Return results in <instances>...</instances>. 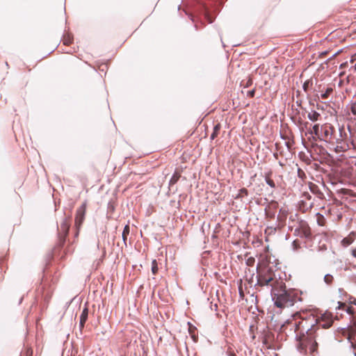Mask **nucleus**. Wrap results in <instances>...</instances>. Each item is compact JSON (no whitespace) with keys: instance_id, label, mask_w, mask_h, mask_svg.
I'll use <instances>...</instances> for the list:
<instances>
[{"instance_id":"1","label":"nucleus","mask_w":356,"mask_h":356,"mask_svg":"<svg viewBox=\"0 0 356 356\" xmlns=\"http://www.w3.org/2000/svg\"><path fill=\"white\" fill-rule=\"evenodd\" d=\"M71 221V215L67 216L65 213L60 222V229L57 225V243L47 256L46 263L42 269V276L33 302L35 308L39 309L40 316L48 307L54 291V285L58 282L60 275L59 269L63 267L61 261L65 259L67 254L72 252L68 240Z\"/></svg>"},{"instance_id":"32","label":"nucleus","mask_w":356,"mask_h":356,"mask_svg":"<svg viewBox=\"0 0 356 356\" xmlns=\"http://www.w3.org/2000/svg\"><path fill=\"white\" fill-rule=\"evenodd\" d=\"M343 269L345 270V271H348L350 270V268L348 266H345L344 268L343 267Z\"/></svg>"},{"instance_id":"23","label":"nucleus","mask_w":356,"mask_h":356,"mask_svg":"<svg viewBox=\"0 0 356 356\" xmlns=\"http://www.w3.org/2000/svg\"><path fill=\"white\" fill-rule=\"evenodd\" d=\"M129 226L128 225H126L124 231H123V233H122V238H123V241L125 242L126 241V239H127V235L129 234Z\"/></svg>"},{"instance_id":"6","label":"nucleus","mask_w":356,"mask_h":356,"mask_svg":"<svg viewBox=\"0 0 356 356\" xmlns=\"http://www.w3.org/2000/svg\"><path fill=\"white\" fill-rule=\"evenodd\" d=\"M86 204L83 203L76 210L74 219V238H77L81 225L85 220Z\"/></svg>"},{"instance_id":"34","label":"nucleus","mask_w":356,"mask_h":356,"mask_svg":"<svg viewBox=\"0 0 356 356\" xmlns=\"http://www.w3.org/2000/svg\"><path fill=\"white\" fill-rule=\"evenodd\" d=\"M23 299H24V296H22V297H21V298H19V305H20V304L22 302Z\"/></svg>"},{"instance_id":"15","label":"nucleus","mask_w":356,"mask_h":356,"mask_svg":"<svg viewBox=\"0 0 356 356\" xmlns=\"http://www.w3.org/2000/svg\"><path fill=\"white\" fill-rule=\"evenodd\" d=\"M291 247L293 251H298L300 248V243L298 240H294L291 243Z\"/></svg>"},{"instance_id":"22","label":"nucleus","mask_w":356,"mask_h":356,"mask_svg":"<svg viewBox=\"0 0 356 356\" xmlns=\"http://www.w3.org/2000/svg\"><path fill=\"white\" fill-rule=\"evenodd\" d=\"M273 281V277H266V278H264L261 282L263 283L264 285L265 286H270V282Z\"/></svg>"},{"instance_id":"37","label":"nucleus","mask_w":356,"mask_h":356,"mask_svg":"<svg viewBox=\"0 0 356 356\" xmlns=\"http://www.w3.org/2000/svg\"><path fill=\"white\" fill-rule=\"evenodd\" d=\"M220 40H221V42H222V47L225 48V44H224V42L222 41L221 37H220Z\"/></svg>"},{"instance_id":"26","label":"nucleus","mask_w":356,"mask_h":356,"mask_svg":"<svg viewBox=\"0 0 356 356\" xmlns=\"http://www.w3.org/2000/svg\"><path fill=\"white\" fill-rule=\"evenodd\" d=\"M325 250H327V245L325 244H323L318 247V252H324Z\"/></svg>"},{"instance_id":"5","label":"nucleus","mask_w":356,"mask_h":356,"mask_svg":"<svg viewBox=\"0 0 356 356\" xmlns=\"http://www.w3.org/2000/svg\"><path fill=\"white\" fill-rule=\"evenodd\" d=\"M334 127L330 123H324L323 124H314L312 125L310 134L315 140L331 143L334 140Z\"/></svg>"},{"instance_id":"14","label":"nucleus","mask_w":356,"mask_h":356,"mask_svg":"<svg viewBox=\"0 0 356 356\" xmlns=\"http://www.w3.org/2000/svg\"><path fill=\"white\" fill-rule=\"evenodd\" d=\"M294 235L296 236H298L301 238H305V237H307V234L306 233H302V231L300 230V229H298V227H296L294 230Z\"/></svg>"},{"instance_id":"20","label":"nucleus","mask_w":356,"mask_h":356,"mask_svg":"<svg viewBox=\"0 0 356 356\" xmlns=\"http://www.w3.org/2000/svg\"><path fill=\"white\" fill-rule=\"evenodd\" d=\"M265 181L270 188H275L276 185L273 180L268 179L267 177H265Z\"/></svg>"},{"instance_id":"4","label":"nucleus","mask_w":356,"mask_h":356,"mask_svg":"<svg viewBox=\"0 0 356 356\" xmlns=\"http://www.w3.org/2000/svg\"><path fill=\"white\" fill-rule=\"evenodd\" d=\"M218 0H195L192 6L191 13H186L188 18L194 23V28L199 30L200 26L203 27L206 22L212 23L211 19L210 10L211 4Z\"/></svg>"},{"instance_id":"17","label":"nucleus","mask_w":356,"mask_h":356,"mask_svg":"<svg viewBox=\"0 0 356 356\" xmlns=\"http://www.w3.org/2000/svg\"><path fill=\"white\" fill-rule=\"evenodd\" d=\"M159 270V267L156 260H153L152 264V273L154 275H156Z\"/></svg>"},{"instance_id":"12","label":"nucleus","mask_w":356,"mask_h":356,"mask_svg":"<svg viewBox=\"0 0 356 356\" xmlns=\"http://www.w3.org/2000/svg\"><path fill=\"white\" fill-rule=\"evenodd\" d=\"M334 281V278L332 275L327 273L323 277V282L327 286H332Z\"/></svg>"},{"instance_id":"43","label":"nucleus","mask_w":356,"mask_h":356,"mask_svg":"<svg viewBox=\"0 0 356 356\" xmlns=\"http://www.w3.org/2000/svg\"><path fill=\"white\" fill-rule=\"evenodd\" d=\"M54 52V50H51L50 53H48V55H50V54H52Z\"/></svg>"},{"instance_id":"39","label":"nucleus","mask_w":356,"mask_h":356,"mask_svg":"<svg viewBox=\"0 0 356 356\" xmlns=\"http://www.w3.org/2000/svg\"><path fill=\"white\" fill-rule=\"evenodd\" d=\"M214 275H215L216 276H219V273H218V272H216V273H214Z\"/></svg>"},{"instance_id":"9","label":"nucleus","mask_w":356,"mask_h":356,"mask_svg":"<svg viewBox=\"0 0 356 356\" xmlns=\"http://www.w3.org/2000/svg\"><path fill=\"white\" fill-rule=\"evenodd\" d=\"M346 115L352 114L356 116V100H350V102L346 105Z\"/></svg>"},{"instance_id":"27","label":"nucleus","mask_w":356,"mask_h":356,"mask_svg":"<svg viewBox=\"0 0 356 356\" xmlns=\"http://www.w3.org/2000/svg\"><path fill=\"white\" fill-rule=\"evenodd\" d=\"M254 92H255V89H252V90H249V91L248 92V95L249 97H253V96L254 95Z\"/></svg>"},{"instance_id":"25","label":"nucleus","mask_w":356,"mask_h":356,"mask_svg":"<svg viewBox=\"0 0 356 356\" xmlns=\"http://www.w3.org/2000/svg\"><path fill=\"white\" fill-rule=\"evenodd\" d=\"M178 179H179V177H175V175H173V176L171 177V179H170V181H169V184H170V185H172V184H176V183H177V181H178Z\"/></svg>"},{"instance_id":"18","label":"nucleus","mask_w":356,"mask_h":356,"mask_svg":"<svg viewBox=\"0 0 356 356\" xmlns=\"http://www.w3.org/2000/svg\"><path fill=\"white\" fill-rule=\"evenodd\" d=\"M353 243V240L348 238H344L341 240V245L343 247H348Z\"/></svg>"},{"instance_id":"13","label":"nucleus","mask_w":356,"mask_h":356,"mask_svg":"<svg viewBox=\"0 0 356 356\" xmlns=\"http://www.w3.org/2000/svg\"><path fill=\"white\" fill-rule=\"evenodd\" d=\"M297 175L298 177L302 181H305L307 179V175L305 172L300 168H298Z\"/></svg>"},{"instance_id":"33","label":"nucleus","mask_w":356,"mask_h":356,"mask_svg":"<svg viewBox=\"0 0 356 356\" xmlns=\"http://www.w3.org/2000/svg\"><path fill=\"white\" fill-rule=\"evenodd\" d=\"M302 111H303V113H302V115L305 116V113H307L306 108H302Z\"/></svg>"},{"instance_id":"45","label":"nucleus","mask_w":356,"mask_h":356,"mask_svg":"<svg viewBox=\"0 0 356 356\" xmlns=\"http://www.w3.org/2000/svg\"><path fill=\"white\" fill-rule=\"evenodd\" d=\"M354 69H355V71L356 72V63H355V65L354 66Z\"/></svg>"},{"instance_id":"30","label":"nucleus","mask_w":356,"mask_h":356,"mask_svg":"<svg viewBox=\"0 0 356 356\" xmlns=\"http://www.w3.org/2000/svg\"><path fill=\"white\" fill-rule=\"evenodd\" d=\"M351 254L353 257L356 258V248H353L351 250Z\"/></svg>"},{"instance_id":"35","label":"nucleus","mask_w":356,"mask_h":356,"mask_svg":"<svg viewBox=\"0 0 356 356\" xmlns=\"http://www.w3.org/2000/svg\"><path fill=\"white\" fill-rule=\"evenodd\" d=\"M339 293H341V294L342 293H343V292H345V291H343V289L339 288Z\"/></svg>"},{"instance_id":"24","label":"nucleus","mask_w":356,"mask_h":356,"mask_svg":"<svg viewBox=\"0 0 356 356\" xmlns=\"http://www.w3.org/2000/svg\"><path fill=\"white\" fill-rule=\"evenodd\" d=\"M348 339L350 343V348L353 350V355L356 356V343H352L349 338Z\"/></svg>"},{"instance_id":"29","label":"nucleus","mask_w":356,"mask_h":356,"mask_svg":"<svg viewBox=\"0 0 356 356\" xmlns=\"http://www.w3.org/2000/svg\"><path fill=\"white\" fill-rule=\"evenodd\" d=\"M240 193L247 195H248V190L246 188H242L240 189Z\"/></svg>"},{"instance_id":"3","label":"nucleus","mask_w":356,"mask_h":356,"mask_svg":"<svg viewBox=\"0 0 356 356\" xmlns=\"http://www.w3.org/2000/svg\"><path fill=\"white\" fill-rule=\"evenodd\" d=\"M270 296L275 307L280 309L292 307L297 300H300L298 291L295 289L287 288L282 282L271 286Z\"/></svg>"},{"instance_id":"7","label":"nucleus","mask_w":356,"mask_h":356,"mask_svg":"<svg viewBox=\"0 0 356 356\" xmlns=\"http://www.w3.org/2000/svg\"><path fill=\"white\" fill-rule=\"evenodd\" d=\"M298 229L302 231V233H306L307 237H305L306 240H312L313 238V234L311 230V228L309 226L307 222L304 220H300L298 222Z\"/></svg>"},{"instance_id":"40","label":"nucleus","mask_w":356,"mask_h":356,"mask_svg":"<svg viewBox=\"0 0 356 356\" xmlns=\"http://www.w3.org/2000/svg\"><path fill=\"white\" fill-rule=\"evenodd\" d=\"M54 52V50H51L50 53H48V55H50V54H52Z\"/></svg>"},{"instance_id":"2","label":"nucleus","mask_w":356,"mask_h":356,"mask_svg":"<svg viewBox=\"0 0 356 356\" xmlns=\"http://www.w3.org/2000/svg\"><path fill=\"white\" fill-rule=\"evenodd\" d=\"M331 325V321L322 322L321 320H317L311 314L293 323H291V330L294 328L298 351L304 355H307L308 352L316 353L318 347L316 340L317 331L321 328H329Z\"/></svg>"},{"instance_id":"11","label":"nucleus","mask_w":356,"mask_h":356,"mask_svg":"<svg viewBox=\"0 0 356 356\" xmlns=\"http://www.w3.org/2000/svg\"><path fill=\"white\" fill-rule=\"evenodd\" d=\"M339 306L336 309H342L345 311L348 314L350 315L354 312V309L350 306L343 305L341 302H338Z\"/></svg>"},{"instance_id":"42","label":"nucleus","mask_w":356,"mask_h":356,"mask_svg":"<svg viewBox=\"0 0 356 356\" xmlns=\"http://www.w3.org/2000/svg\"><path fill=\"white\" fill-rule=\"evenodd\" d=\"M54 52V50H51L50 53H48V55H50V54H52Z\"/></svg>"},{"instance_id":"44","label":"nucleus","mask_w":356,"mask_h":356,"mask_svg":"<svg viewBox=\"0 0 356 356\" xmlns=\"http://www.w3.org/2000/svg\"><path fill=\"white\" fill-rule=\"evenodd\" d=\"M353 61H354V59L351 58L350 59V63H353Z\"/></svg>"},{"instance_id":"8","label":"nucleus","mask_w":356,"mask_h":356,"mask_svg":"<svg viewBox=\"0 0 356 356\" xmlns=\"http://www.w3.org/2000/svg\"><path fill=\"white\" fill-rule=\"evenodd\" d=\"M88 313H89V310H88V306L86 304L84 305V307L83 308L82 312H81V313L80 314V316H79V326H80V327H82L84 326L85 323L88 320Z\"/></svg>"},{"instance_id":"31","label":"nucleus","mask_w":356,"mask_h":356,"mask_svg":"<svg viewBox=\"0 0 356 356\" xmlns=\"http://www.w3.org/2000/svg\"><path fill=\"white\" fill-rule=\"evenodd\" d=\"M228 356H236L233 352H227Z\"/></svg>"},{"instance_id":"16","label":"nucleus","mask_w":356,"mask_h":356,"mask_svg":"<svg viewBox=\"0 0 356 356\" xmlns=\"http://www.w3.org/2000/svg\"><path fill=\"white\" fill-rule=\"evenodd\" d=\"M219 130H220V129L218 127V126H215L214 127L213 131L211 133V134L210 135V139L211 140H213V139H215L217 137V136L218 134V132H219Z\"/></svg>"},{"instance_id":"38","label":"nucleus","mask_w":356,"mask_h":356,"mask_svg":"<svg viewBox=\"0 0 356 356\" xmlns=\"http://www.w3.org/2000/svg\"><path fill=\"white\" fill-rule=\"evenodd\" d=\"M280 138L283 140H285V137H284L282 134H280Z\"/></svg>"},{"instance_id":"10","label":"nucleus","mask_w":356,"mask_h":356,"mask_svg":"<svg viewBox=\"0 0 356 356\" xmlns=\"http://www.w3.org/2000/svg\"><path fill=\"white\" fill-rule=\"evenodd\" d=\"M307 118L310 121L315 122H317L321 118V114L317 111L312 110V112L308 113Z\"/></svg>"},{"instance_id":"19","label":"nucleus","mask_w":356,"mask_h":356,"mask_svg":"<svg viewBox=\"0 0 356 356\" xmlns=\"http://www.w3.org/2000/svg\"><path fill=\"white\" fill-rule=\"evenodd\" d=\"M334 264L337 265V270L343 269V265L341 259H337L334 261Z\"/></svg>"},{"instance_id":"28","label":"nucleus","mask_w":356,"mask_h":356,"mask_svg":"<svg viewBox=\"0 0 356 356\" xmlns=\"http://www.w3.org/2000/svg\"><path fill=\"white\" fill-rule=\"evenodd\" d=\"M6 259H7L6 257H3V258L1 257L0 258V266L1 268H2V266L4 264V262H6Z\"/></svg>"},{"instance_id":"41","label":"nucleus","mask_w":356,"mask_h":356,"mask_svg":"<svg viewBox=\"0 0 356 356\" xmlns=\"http://www.w3.org/2000/svg\"><path fill=\"white\" fill-rule=\"evenodd\" d=\"M54 52V50H51L50 53H48V55H50V54H52Z\"/></svg>"},{"instance_id":"21","label":"nucleus","mask_w":356,"mask_h":356,"mask_svg":"<svg viewBox=\"0 0 356 356\" xmlns=\"http://www.w3.org/2000/svg\"><path fill=\"white\" fill-rule=\"evenodd\" d=\"M73 41V37H72V35L70 33V34H67L66 35V38H65L64 41H63V43L65 44H69L70 43H72Z\"/></svg>"},{"instance_id":"36","label":"nucleus","mask_w":356,"mask_h":356,"mask_svg":"<svg viewBox=\"0 0 356 356\" xmlns=\"http://www.w3.org/2000/svg\"><path fill=\"white\" fill-rule=\"evenodd\" d=\"M350 303L356 305V299L354 298V300L353 301H350Z\"/></svg>"}]
</instances>
